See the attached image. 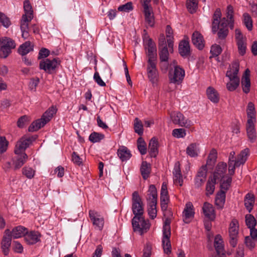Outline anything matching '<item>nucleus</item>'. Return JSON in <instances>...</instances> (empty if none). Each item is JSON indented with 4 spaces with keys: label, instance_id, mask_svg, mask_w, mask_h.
<instances>
[{
    "label": "nucleus",
    "instance_id": "6ab92c4d",
    "mask_svg": "<svg viewBox=\"0 0 257 257\" xmlns=\"http://www.w3.org/2000/svg\"><path fill=\"white\" fill-rule=\"evenodd\" d=\"M173 181L176 184H179L180 186L183 185V177L181 171L180 164L179 162L175 163L173 170Z\"/></svg>",
    "mask_w": 257,
    "mask_h": 257
},
{
    "label": "nucleus",
    "instance_id": "0e129e2a",
    "mask_svg": "<svg viewBox=\"0 0 257 257\" xmlns=\"http://www.w3.org/2000/svg\"><path fill=\"white\" fill-rule=\"evenodd\" d=\"M222 51V49L219 45H214L211 47L210 53L212 57L218 56Z\"/></svg>",
    "mask_w": 257,
    "mask_h": 257
},
{
    "label": "nucleus",
    "instance_id": "412c9836",
    "mask_svg": "<svg viewBox=\"0 0 257 257\" xmlns=\"http://www.w3.org/2000/svg\"><path fill=\"white\" fill-rule=\"evenodd\" d=\"M193 205L191 202L186 203L185 208L183 211V220L186 223L190 222V220L193 218L194 212L193 210Z\"/></svg>",
    "mask_w": 257,
    "mask_h": 257
},
{
    "label": "nucleus",
    "instance_id": "49530a36",
    "mask_svg": "<svg viewBox=\"0 0 257 257\" xmlns=\"http://www.w3.org/2000/svg\"><path fill=\"white\" fill-rule=\"evenodd\" d=\"M220 180V187L221 190L224 191L225 192L230 187L232 178L231 177L225 176L223 179H219Z\"/></svg>",
    "mask_w": 257,
    "mask_h": 257
},
{
    "label": "nucleus",
    "instance_id": "774afa93",
    "mask_svg": "<svg viewBox=\"0 0 257 257\" xmlns=\"http://www.w3.org/2000/svg\"><path fill=\"white\" fill-rule=\"evenodd\" d=\"M39 83V79L33 78L32 79L29 83V87L30 90L33 91H36V87Z\"/></svg>",
    "mask_w": 257,
    "mask_h": 257
},
{
    "label": "nucleus",
    "instance_id": "58836bf2",
    "mask_svg": "<svg viewBox=\"0 0 257 257\" xmlns=\"http://www.w3.org/2000/svg\"><path fill=\"white\" fill-rule=\"evenodd\" d=\"M186 153L191 157L197 156L199 153V144L197 143H192L189 145L187 148Z\"/></svg>",
    "mask_w": 257,
    "mask_h": 257
},
{
    "label": "nucleus",
    "instance_id": "4468645a",
    "mask_svg": "<svg viewBox=\"0 0 257 257\" xmlns=\"http://www.w3.org/2000/svg\"><path fill=\"white\" fill-rule=\"evenodd\" d=\"M207 169L206 166H202L198 170L194 178V187L195 188H200L206 179Z\"/></svg>",
    "mask_w": 257,
    "mask_h": 257
},
{
    "label": "nucleus",
    "instance_id": "8fccbe9b",
    "mask_svg": "<svg viewBox=\"0 0 257 257\" xmlns=\"http://www.w3.org/2000/svg\"><path fill=\"white\" fill-rule=\"evenodd\" d=\"M159 49L160 51V59L161 61L162 62H167L169 56V52L167 47L165 46V47L160 48Z\"/></svg>",
    "mask_w": 257,
    "mask_h": 257
},
{
    "label": "nucleus",
    "instance_id": "a18cd8bd",
    "mask_svg": "<svg viewBox=\"0 0 257 257\" xmlns=\"http://www.w3.org/2000/svg\"><path fill=\"white\" fill-rule=\"evenodd\" d=\"M216 180L212 177H210L207 182L206 186V195L207 196L212 195L215 189V184Z\"/></svg>",
    "mask_w": 257,
    "mask_h": 257
},
{
    "label": "nucleus",
    "instance_id": "7ed1b4c3",
    "mask_svg": "<svg viewBox=\"0 0 257 257\" xmlns=\"http://www.w3.org/2000/svg\"><path fill=\"white\" fill-rule=\"evenodd\" d=\"M148 195V214L152 219H154L157 216V192L154 185L150 186Z\"/></svg>",
    "mask_w": 257,
    "mask_h": 257
},
{
    "label": "nucleus",
    "instance_id": "f3484780",
    "mask_svg": "<svg viewBox=\"0 0 257 257\" xmlns=\"http://www.w3.org/2000/svg\"><path fill=\"white\" fill-rule=\"evenodd\" d=\"M193 44L199 50H202L205 46V41L202 35L198 31L193 33L191 37Z\"/></svg>",
    "mask_w": 257,
    "mask_h": 257
},
{
    "label": "nucleus",
    "instance_id": "5fc2aeb1",
    "mask_svg": "<svg viewBox=\"0 0 257 257\" xmlns=\"http://www.w3.org/2000/svg\"><path fill=\"white\" fill-rule=\"evenodd\" d=\"M243 23L249 31L252 29V21L250 16L247 13H244L243 15Z\"/></svg>",
    "mask_w": 257,
    "mask_h": 257
},
{
    "label": "nucleus",
    "instance_id": "a19ab883",
    "mask_svg": "<svg viewBox=\"0 0 257 257\" xmlns=\"http://www.w3.org/2000/svg\"><path fill=\"white\" fill-rule=\"evenodd\" d=\"M225 201V192L224 191L220 190L216 196L215 204L219 208H222Z\"/></svg>",
    "mask_w": 257,
    "mask_h": 257
},
{
    "label": "nucleus",
    "instance_id": "680f3d73",
    "mask_svg": "<svg viewBox=\"0 0 257 257\" xmlns=\"http://www.w3.org/2000/svg\"><path fill=\"white\" fill-rule=\"evenodd\" d=\"M29 17L26 16H22L21 21V31H27L29 29V23L32 20H29Z\"/></svg>",
    "mask_w": 257,
    "mask_h": 257
},
{
    "label": "nucleus",
    "instance_id": "4be33fe9",
    "mask_svg": "<svg viewBox=\"0 0 257 257\" xmlns=\"http://www.w3.org/2000/svg\"><path fill=\"white\" fill-rule=\"evenodd\" d=\"M40 234L39 232L32 231L27 233L25 235V240L26 242L29 244H33L40 241Z\"/></svg>",
    "mask_w": 257,
    "mask_h": 257
},
{
    "label": "nucleus",
    "instance_id": "a211bd4d",
    "mask_svg": "<svg viewBox=\"0 0 257 257\" xmlns=\"http://www.w3.org/2000/svg\"><path fill=\"white\" fill-rule=\"evenodd\" d=\"M147 72L150 80L153 83H155L157 81L158 76L156 61L148 62Z\"/></svg>",
    "mask_w": 257,
    "mask_h": 257
},
{
    "label": "nucleus",
    "instance_id": "423d86ee",
    "mask_svg": "<svg viewBox=\"0 0 257 257\" xmlns=\"http://www.w3.org/2000/svg\"><path fill=\"white\" fill-rule=\"evenodd\" d=\"M0 57L6 58L16 47L14 41L10 38L4 37L0 40Z\"/></svg>",
    "mask_w": 257,
    "mask_h": 257
},
{
    "label": "nucleus",
    "instance_id": "20e7f679",
    "mask_svg": "<svg viewBox=\"0 0 257 257\" xmlns=\"http://www.w3.org/2000/svg\"><path fill=\"white\" fill-rule=\"evenodd\" d=\"M150 0L141 1L144 15L145 23L147 27H153L155 25V17L153 8L149 4Z\"/></svg>",
    "mask_w": 257,
    "mask_h": 257
},
{
    "label": "nucleus",
    "instance_id": "2eb2a0df",
    "mask_svg": "<svg viewBox=\"0 0 257 257\" xmlns=\"http://www.w3.org/2000/svg\"><path fill=\"white\" fill-rule=\"evenodd\" d=\"M145 48L148 57V62L156 61L157 48L155 43L153 42L151 39L148 40Z\"/></svg>",
    "mask_w": 257,
    "mask_h": 257
},
{
    "label": "nucleus",
    "instance_id": "9d476101",
    "mask_svg": "<svg viewBox=\"0 0 257 257\" xmlns=\"http://www.w3.org/2000/svg\"><path fill=\"white\" fill-rule=\"evenodd\" d=\"M132 225L134 230L139 232L141 235L146 232L150 227L148 221L145 220L142 216L134 217L132 219Z\"/></svg>",
    "mask_w": 257,
    "mask_h": 257
},
{
    "label": "nucleus",
    "instance_id": "79ce46f5",
    "mask_svg": "<svg viewBox=\"0 0 257 257\" xmlns=\"http://www.w3.org/2000/svg\"><path fill=\"white\" fill-rule=\"evenodd\" d=\"M11 237L9 235L4 236L2 241V248L5 255L9 253V247L11 244Z\"/></svg>",
    "mask_w": 257,
    "mask_h": 257
},
{
    "label": "nucleus",
    "instance_id": "bf43d9fd",
    "mask_svg": "<svg viewBox=\"0 0 257 257\" xmlns=\"http://www.w3.org/2000/svg\"><path fill=\"white\" fill-rule=\"evenodd\" d=\"M186 135V131L183 128H175L172 132L173 136L177 138H183Z\"/></svg>",
    "mask_w": 257,
    "mask_h": 257
},
{
    "label": "nucleus",
    "instance_id": "f257e3e1",
    "mask_svg": "<svg viewBox=\"0 0 257 257\" xmlns=\"http://www.w3.org/2000/svg\"><path fill=\"white\" fill-rule=\"evenodd\" d=\"M239 63L234 62L232 63L231 66L227 71L226 76L227 77L230 81L226 84V88L228 91H234L239 85V78L237 76L239 71Z\"/></svg>",
    "mask_w": 257,
    "mask_h": 257
},
{
    "label": "nucleus",
    "instance_id": "f8f14e48",
    "mask_svg": "<svg viewBox=\"0 0 257 257\" xmlns=\"http://www.w3.org/2000/svg\"><path fill=\"white\" fill-rule=\"evenodd\" d=\"M238 234V225L236 220H233L230 224L229 228V243L234 247L237 243Z\"/></svg>",
    "mask_w": 257,
    "mask_h": 257
},
{
    "label": "nucleus",
    "instance_id": "cd10ccee",
    "mask_svg": "<svg viewBox=\"0 0 257 257\" xmlns=\"http://www.w3.org/2000/svg\"><path fill=\"white\" fill-rule=\"evenodd\" d=\"M179 52L183 57H186L190 54V47L188 41L183 40L179 45Z\"/></svg>",
    "mask_w": 257,
    "mask_h": 257
},
{
    "label": "nucleus",
    "instance_id": "13d9d810",
    "mask_svg": "<svg viewBox=\"0 0 257 257\" xmlns=\"http://www.w3.org/2000/svg\"><path fill=\"white\" fill-rule=\"evenodd\" d=\"M0 22L3 26L8 28L11 25L10 19L4 13L0 12Z\"/></svg>",
    "mask_w": 257,
    "mask_h": 257
},
{
    "label": "nucleus",
    "instance_id": "09e8293b",
    "mask_svg": "<svg viewBox=\"0 0 257 257\" xmlns=\"http://www.w3.org/2000/svg\"><path fill=\"white\" fill-rule=\"evenodd\" d=\"M245 218L246 226L249 229L254 228L256 224V222L254 216L251 214H248L245 215Z\"/></svg>",
    "mask_w": 257,
    "mask_h": 257
},
{
    "label": "nucleus",
    "instance_id": "4c0bfd02",
    "mask_svg": "<svg viewBox=\"0 0 257 257\" xmlns=\"http://www.w3.org/2000/svg\"><path fill=\"white\" fill-rule=\"evenodd\" d=\"M158 145L157 140L155 138H153L149 144V153L151 157H155L158 154Z\"/></svg>",
    "mask_w": 257,
    "mask_h": 257
},
{
    "label": "nucleus",
    "instance_id": "c9c22d12",
    "mask_svg": "<svg viewBox=\"0 0 257 257\" xmlns=\"http://www.w3.org/2000/svg\"><path fill=\"white\" fill-rule=\"evenodd\" d=\"M27 228L22 226H18L12 231V236L14 238H18L23 236H25L27 233Z\"/></svg>",
    "mask_w": 257,
    "mask_h": 257
},
{
    "label": "nucleus",
    "instance_id": "de8ad7c7",
    "mask_svg": "<svg viewBox=\"0 0 257 257\" xmlns=\"http://www.w3.org/2000/svg\"><path fill=\"white\" fill-rule=\"evenodd\" d=\"M233 13L234 11L232 6L231 5H228L227 7L226 14L227 18L229 19V22L228 23L230 24V27L231 29L233 28Z\"/></svg>",
    "mask_w": 257,
    "mask_h": 257
},
{
    "label": "nucleus",
    "instance_id": "603ef678",
    "mask_svg": "<svg viewBox=\"0 0 257 257\" xmlns=\"http://www.w3.org/2000/svg\"><path fill=\"white\" fill-rule=\"evenodd\" d=\"M217 158V152L215 150L213 149L211 151L207 161V165L208 166H213L216 162Z\"/></svg>",
    "mask_w": 257,
    "mask_h": 257
},
{
    "label": "nucleus",
    "instance_id": "393cba45",
    "mask_svg": "<svg viewBox=\"0 0 257 257\" xmlns=\"http://www.w3.org/2000/svg\"><path fill=\"white\" fill-rule=\"evenodd\" d=\"M214 247L217 254L213 255L210 257H225L223 255H219V254L223 251L224 246L222 237L219 234L217 235L214 238Z\"/></svg>",
    "mask_w": 257,
    "mask_h": 257
},
{
    "label": "nucleus",
    "instance_id": "1a4fd4ad",
    "mask_svg": "<svg viewBox=\"0 0 257 257\" xmlns=\"http://www.w3.org/2000/svg\"><path fill=\"white\" fill-rule=\"evenodd\" d=\"M132 211L135 215L134 217L142 216L144 214L143 202L137 191L132 194Z\"/></svg>",
    "mask_w": 257,
    "mask_h": 257
},
{
    "label": "nucleus",
    "instance_id": "aec40b11",
    "mask_svg": "<svg viewBox=\"0 0 257 257\" xmlns=\"http://www.w3.org/2000/svg\"><path fill=\"white\" fill-rule=\"evenodd\" d=\"M226 168L227 165L226 163L223 162L218 163L212 178L216 180L223 179L226 176L225 174L226 171Z\"/></svg>",
    "mask_w": 257,
    "mask_h": 257
},
{
    "label": "nucleus",
    "instance_id": "5701e85b",
    "mask_svg": "<svg viewBox=\"0 0 257 257\" xmlns=\"http://www.w3.org/2000/svg\"><path fill=\"white\" fill-rule=\"evenodd\" d=\"M249 155V150L248 148L242 150L237 156L235 164L237 167L243 165L246 161Z\"/></svg>",
    "mask_w": 257,
    "mask_h": 257
},
{
    "label": "nucleus",
    "instance_id": "338daca9",
    "mask_svg": "<svg viewBox=\"0 0 257 257\" xmlns=\"http://www.w3.org/2000/svg\"><path fill=\"white\" fill-rule=\"evenodd\" d=\"M8 145V142L5 137H0V153H3L6 151Z\"/></svg>",
    "mask_w": 257,
    "mask_h": 257
},
{
    "label": "nucleus",
    "instance_id": "69168bd1",
    "mask_svg": "<svg viewBox=\"0 0 257 257\" xmlns=\"http://www.w3.org/2000/svg\"><path fill=\"white\" fill-rule=\"evenodd\" d=\"M133 9V7L131 2H128L124 5H121L118 8V10L120 12H128Z\"/></svg>",
    "mask_w": 257,
    "mask_h": 257
},
{
    "label": "nucleus",
    "instance_id": "7c9ffc66",
    "mask_svg": "<svg viewBox=\"0 0 257 257\" xmlns=\"http://www.w3.org/2000/svg\"><path fill=\"white\" fill-rule=\"evenodd\" d=\"M208 98L213 103H217L219 100V95L218 92L212 87L209 86L206 90Z\"/></svg>",
    "mask_w": 257,
    "mask_h": 257
},
{
    "label": "nucleus",
    "instance_id": "dca6fc26",
    "mask_svg": "<svg viewBox=\"0 0 257 257\" xmlns=\"http://www.w3.org/2000/svg\"><path fill=\"white\" fill-rule=\"evenodd\" d=\"M32 140L30 137L22 138L17 143L15 149V153L16 155H20L29 146Z\"/></svg>",
    "mask_w": 257,
    "mask_h": 257
},
{
    "label": "nucleus",
    "instance_id": "2f4dec72",
    "mask_svg": "<svg viewBox=\"0 0 257 257\" xmlns=\"http://www.w3.org/2000/svg\"><path fill=\"white\" fill-rule=\"evenodd\" d=\"M18 156L14 160V165L15 169L20 168L27 161L28 159L27 155L24 153Z\"/></svg>",
    "mask_w": 257,
    "mask_h": 257
},
{
    "label": "nucleus",
    "instance_id": "f704fd0d",
    "mask_svg": "<svg viewBox=\"0 0 257 257\" xmlns=\"http://www.w3.org/2000/svg\"><path fill=\"white\" fill-rule=\"evenodd\" d=\"M246 113L247 116V121L252 120L255 121V109L254 104L252 102H249L246 108Z\"/></svg>",
    "mask_w": 257,
    "mask_h": 257
},
{
    "label": "nucleus",
    "instance_id": "ddd939ff",
    "mask_svg": "<svg viewBox=\"0 0 257 257\" xmlns=\"http://www.w3.org/2000/svg\"><path fill=\"white\" fill-rule=\"evenodd\" d=\"M89 216L95 228L101 230L104 226V218L98 212L94 210L89 211Z\"/></svg>",
    "mask_w": 257,
    "mask_h": 257
},
{
    "label": "nucleus",
    "instance_id": "6e6552de",
    "mask_svg": "<svg viewBox=\"0 0 257 257\" xmlns=\"http://www.w3.org/2000/svg\"><path fill=\"white\" fill-rule=\"evenodd\" d=\"M185 70L180 66L175 65L174 69L169 72V78L171 83L179 84L182 82L185 76Z\"/></svg>",
    "mask_w": 257,
    "mask_h": 257
},
{
    "label": "nucleus",
    "instance_id": "c03bdc74",
    "mask_svg": "<svg viewBox=\"0 0 257 257\" xmlns=\"http://www.w3.org/2000/svg\"><path fill=\"white\" fill-rule=\"evenodd\" d=\"M24 9L25 11V14L22 16H26L29 17V20H32L33 18V11L32 7L30 4V2L28 0H25L24 2Z\"/></svg>",
    "mask_w": 257,
    "mask_h": 257
},
{
    "label": "nucleus",
    "instance_id": "ea45409f",
    "mask_svg": "<svg viewBox=\"0 0 257 257\" xmlns=\"http://www.w3.org/2000/svg\"><path fill=\"white\" fill-rule=\"evenodd\" d=\"M166 34L167 39L168 48L170 51L173 50L174 37L173 36V30L169 25H167L166 28Z\"/></svg>",
    "mask_w": 257,
    "mask_h": 257
},
{
    "label": "nucleus",
    "instance_id": "39448f33",
    "mask_svg": "<svg viewBox=\"0 0 257 257\" xmlns=\"http://www.w3.org/2000/svg\"><path fill=\"white\" fill-rule=\"evenodd\" d=\"M170 221L167 219L164 224L163 228V239L162 244L165 253L169 254L171 252V245L170 240L171 236Z\"/></svg>",
    "mask_w": 257,
    "mask_h": 257
},
{
    "label": "nucleus",
    "instance_id": "f03ea898",
    "mask_svg": "<svg viewBox=\"0 0 257 257\" xmlns=\"http://www.w3.org/2000/svg\"><path fill=\"white\" fill-rule=\"evenodd\" d=\"M57 109L52 106L49 107L43 114L40 119L34 121L29 127V131L30 132H35L43 127L48 122L53 115L56 113Z\"/></svg>",
    "mask_w": 257,
    "mask_h": 257
},
{
    "label": "nucleus",
    "instance_id": "0eeeda50",
    "mask_svg": "<svg viewBox=\"0 0 257 257\" xmlns=\"http://www.w3.org/2000/svg\"><path fill=\"white\" fill-rule=\"evenodd\" d=\"M60 64V61L57 58L52 60L47 58L40 61L39 68L49 74H52Z\"/></svg>",
    "mask_w": 257,
    "mask_h": 257
},
{
    "label": "nucleus",
    "instance_id": "e433bc0d",
    "mask_svg": "<svg viewBox=\"0 0 257 257\" xmlns=\"http://www.w3.org/2000/svg\"><path fill=\"white\" fill-rule=\"evenodd\" d=\"M117 155L122 161L128 160L132 156L130 151L125 147H122L118 150Z\"/></svg>",
    "mask_w": 257,
    "mask_h": 257
},
{
    "label": "nucleus",
    "instance_id": "72a5a7b5",
    "mask_svg": "<svg viewBox=\"0 0 257 257\" xmlns=\"http://www.w3.org/2000/svg\"><path fill=\"white\" fill-rule=\"evenodd\" d=\"M247 72L248 73L249 72L248 69H246L245 70V73H246ZM241 84L243 92L246 94L249 93V92L250 91V81L249 74L247 75L246 74H245L243 76L241 80Z\"/></svg>",
    "mask_w": 257,
    "mask_h": 257
},
{
    "label": "nucleus",
    "instance_id": "473e14b6",
    "mask_svg": "<svg viewBox=\"0 0 257 257\" xmlns=\"http://www.w3.org/2000/svg\"><path fill=\"white\" fill-rule=\"evenodd\" d=\"M151 171V164L146 161H143L140 167V172L143 178L145 180L147 179L150 176Z\"/></svg>",
    "mask_w": 257,
    "mask_h": 257
},
{
    "label": "nucleus",
    "instance_id": "4d7b16f0",
    "mask_svg": "<svg viewBox=\"0 0 257 257\" xmlns=\"http://www.w3.org/2000/svg\"><path fill=\"white\" fill-rule=\"evenodd\" d=\"M138 148L142 155H145L147 153V148L145 141L142 138L138 140Z\"/></svg>",
    "mask_w": 257,
    "mask_h": 257
},
{
    "label": "nucleus",
    "instance_id": "9b49d317",
    "mask_svg": "<svg viewBox=\"0 0 257 257\" xmlns=\"http://www.w3.org/2000/svg\"><path fill=\"white\" fill-rule=\"evenodd\" d=\"M170 117L174 124H178L180 126L189 127L192 124V122L185 117L181 112L177 111L171 113Z\"/></svg>",
    "mask_w": 257,
    "mask_h": 257
},
{
    "label": "nucleus",
    "instance_id": "bb28decb",
    "mask_svg": "<svg viewBox=\"0 0 257 257\" xmlns=\"http://www.w3.org/2000/svg\"><path fill=\"white\" fill-rule=\"evenodd\" d=\"M203 213L206 217L210 220H213L215 218V214L213 206L207 202L204 203L202 207Z\"/></svg>",
    "mask_w": 257,
    "mask_h": 257
},
{
    "label": "nucleus",
    "instance_id": "e2e57ef3",
    "mask_svg": "<svg viewBox=\"0 0 257 257\" xmlns=\"http://www.w3.org/2000/svg\"><path fill=\"white\" fill-rule=\"evenodd\" d=\"M35 171L31 168L24 167L23 169V174L26 176L28 179H32L34 177Z\"/></svg>",
    "mask_w": 257,
    "mask_h": 257
},
{
    "label": "nucleus",
    "instance_id": "c756f323",
    "mask_svg": "<svg viewBox=\"0 0 257 257\" xmlns=\"http://www.w3.org/2000/svg\"><path fill=\"white\" fill-rule=\"evenodd\" d=\"M255 202L254 195L251 193H247L244 198V204L245 208L249 212L252 210Z\"/></svg>",
    "mask_w": 257,
    "mask_h": 257
},
{
    "label": "nucleus",
    "instance_id": "37998d69",
    "mask_svg": "<svg viewBox=\"0 0 257 257\" xmlns=\"http://www.w3.org/2000/svg\"><path fill=\"white\" fill-rule=\"evenodd\" d=\"M33 47L31 45V43L29 41H27L20 46L18 49V52L20 54L24 56L33 51Z\"/></svg>",
    "mask_w": 257,
    "mask_h": 257
},
{
    "label": "nucleus",
    "instance_id": "b1692460",
    "mask_svg": "<svg viewBox=\"0 0 257 257\" xmlns=\"http://www.w3.org/2000/svg\"><path fill=\"white\" fill-rule=\"evenodd\" d=\"M230 26L228 20H226L225 18H223L221 21L220 28H219V31L218 32V37L220 39H224L227 36L228 33V30L227 26Z\"/></svg>",
    "mask_w": 257,
    "mask_h": 257
},
{
    "label": "nucleus",
    "instance_id": "3c124183",
    "mask_svg": "<svg viewBox=\"0 0 257 257\" xmlns=\"http://www.w3.org/2000/svg\"><path fill=\"white\" fill-rule=\"evenodd\" d=\"M104 138V135L96 132L91 133L89 137V140L90 142L95 143L100 142Z\"/></svg>",
    "mask_w": 257,
    "mask_h": 257
},
{
    "label": "nucleus",
    "instance_id": "a878e982",
    "mask_svg": "<svg viewBox=\"0 0 257 257\" xmlns=\"http://www.w3.org/2000/svg\"><path fill=\"white\" fill-rule=\"evenodd\" d=\"M255 121H247L246 129L248 139L250 142H253L256 137V134L254 128V122Z\"/></svg>",
    "mask_w": 257,
    "mask_h": 257
},
{
    "label": "nucleus",
    "instance_id": "864d4df0",
    "mask_svg": "<svg viewBox=\"0 0 257 257\" xmlns=\"http://www.w3.org/2000/svg\"><path fill=\"white\" fill-rule=\"evenodd\" d=\"M186 5L188 11L191 13H193L197 8V0H187Z\"/></svg>",
    "mask_w": 257,
    "mask_h": 257
},
{
    "label": "nucleus",
    "instance_id": "c85d7f7f",
    "mask_svg": "<svg viewBox=\"0 0 257 257\" xmlns=\"http://www.w3.org/2000/svg\"><path fill=\"white\" fill-rule=\"evenodd\" d=\"M221 13L220 9H217L213 15V20L212 23V31L213 33H216L219 29V24L220 22V18Z\"/></svg>",
    "mask_w": 257,
    "mask_h": 257
},
{
    "label": "nucleus",
    "instance_id": "6e6d98bb",
    "mask_svg": "<svg viewBox=\"0 0 257 257\" xmlns=\"http://www.w3.org/2000/svg\"><path fill=\"white\" fill-rule=\"evenodd\" d=\"M143 124L141 121L138 118H136L135 120L134 128L135 132L140 136L143 134Z\"/></svg>",
    "mask_w": 257,
    "mask_h": 257
},
{
    "label": "nucleus",
    "instance_id": "052dcab7",
    "mask_svg": "<svg viewBox=\"0 0 257 257\" xmlns=\"http://www.w3.org/2000/svg\"><path fill=\"white\" fill-rule=\"evenodd\" d=\"M238 50L240 55L243 56L245 54L246 49V44L245 40H239L237 42Z\"/></svg>",
    "mask_w": 257,
    "mask_h": 257
}]
</instances>
